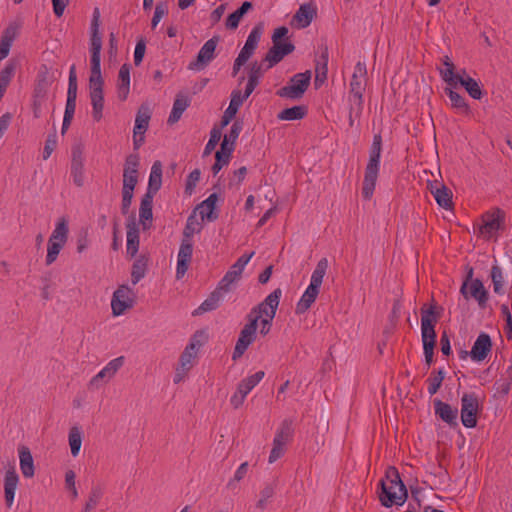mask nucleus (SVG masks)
<instances>
[{
  "instance_id": "09e8293b",
  "label": "nucleus",
  "mask_w": 512,
  "mask_h": 512,
  "mask_svg": "<svg viewBox=\"0 0 512 512\" xmlns=\"http://www.w3.org/2000/svg\"><path fill=\"white\" fill-rule=\"evenodd\" d=\"M152 216V196L147 194L141 201L139 211L140 222L142 223L144 229L147 228L146 221L152 220Z\"/></svg>"
},
{
  "instance_id": "9b49d317",
  "label": "nucleus",
  "mask_w": 512,
  "mask_h": 512,
  "mask_svg": "<svg viewBox=\"0 0 512 512\" xmlns=\"http://www.w3.org/2000/svg\"><path fill=\"white\" fill-rule=\"evenodd\" d=\"M134 292L128 285H121L114 291L111 299V309L114 316H121L126 310L132 308Z\"/></svg>"
},
{
  "instance_id": "69168bd1",
  "label": "nucleus",
  "mask_w": 512,
  "mask_h": 512,
  "mask_svg": "<svg viewBox=\"0 0 512 512\" xmlns=\"http://www.w3.org/2000/svg\"><path fill=\"white\" fill-rule=\"evenodd\" d=\"M274 495V488L271 485H267L260 492V498L256 504V507L263 510L266 508L267 502Z\"/></svg>"
},
{
  "instance_id": "4d7b16f0",
  "label": "nucleus",
  "mask_w": 512,
  "mask_h": 512,
  "mask_svg": "<svg viewBox=\"0 0 512 512\" xmlns=\"http://www.w3.org/2000/svg\"><path fill=\"white\" fill-rule=\"evenodd\" d=\"M265 372L260 370L254 373L253 375H250L244 379H242L239 382V385L245 389V391H248L249 393L252 391V389L264 378Z\"/></svg>"
},
{
  "instance_id": "5701e85b",
  "label": "nucleus",
  "mask_w": 512,
  "mask_h": 512,
  "mask_svg": "<svg viewBox=\"0 0 512 512\" xmlns=\"http://www.w3.org/2000/svg\"><path fill=\"white\" fill-rule=\"evenodd\" d=\"M223 281L224 279L219 282V286L201 303V305L192 311V316H200L204 313L211 312L220 305L224 295L221 286Z\"/></svg>"
},
{
  "instance_id": "c9c22d12",
  "label": "nucleus",
  "mask_w": 512,
  "mask_h": 512,
  "mask_svg": "<svg viewBox=\"0 0 512 512\" xmlns=\"http://www.w3.org/2000/svg\"><path fill=\"white\" fill-rule=\"evenodd\" d=\"M454 87L448 86L444 89L445 94L449 97L451 101V106L454 109H457L460 113L464 115H469L471 113V109L466 102V99L459 94L458 92L453 90Z\"/></svg>"
},
{
  "instance_id": "9d476101",
  "label": "nucleus",
  "mask_w": 512,
  "mask_h": 512,
  "mask_svg": "<svg viewBox=\"0 0 512 512\" xmlns=\"http://www.w3.org/2000/svg\"><path fill=\"white\" fill-rule=\"evenodd\" d=\"M257 316L251 319H247V323L240 331L238 340L236 342L232 359L236 360L240 358L247 348L255 341L257 337Z\"/></svg>"
},
{
  "instance_id": "f03ea898",
  "label": "nucleus",
  "mask_w": 512,
  "mask_h": 512,
  "mask_svg": "<svg viewBox=\"0 0 512 512\" xmlns=\"http://www.w3.org/2000/svg\"><path fill=\"white\" fill-rule=\"evenodd\" d=\"M377 495L381 505L386 508L401 506L407 501L408 490L396 467L387 468L384 478L378 482Z\"/></svg>"
},
{
  "instance_id": "ea45409f",
  "label": "nucleus",
  "mask_w": 512,
  "mask_h": 512,
  "mask_svg": "<svg viewBox=\"0 0 512 512\" xmlns=\"http://www.w3.org/2000/svg\"><path fill=\"white\" fill-rule=\"evenodd\" d=\"M68 233H69L68 220L65 217H61L55 223V227H54L49 239L65 245L68 240Z\"/></svg>"
},
{
  "instance_id": "0e129e2a",
  "label": "nucleus",
  "mask_w": 512,
  "mask_h": 512,
  "mask_svg": "<svg viewBox=\"0 0 512 512\" xmlns=\"http://www.w3.org/2000/svg\"><path fill=\"white\" fill-rule=\"evenodd\" d=\"M200 230V223L197 220V216L195 214L191 215L187 219L186 227L184 229V239H188L194 234L199 232Z\"/></svg>"
},
{
  "instance_id": "79ce46f5",
  "label": "nucleus",
  "mask_w": 512,
  "mask_h": 512,
  "mask_svg": "<svg viewBox=\"0 0 512 512\" xmlns=\"http://www.w3.org/2000/svg\"><path fill=\"white\" fill-rule=\"evenodd\" d=\"M189 106V99L184 95H178L173 103L172 110L168 117V123L174 124L178 122Z\"/></svg>"
},
{
  "instance_id": "f8f14e48",
  "label": "nucleus",
  "mask_w": 512,
  "mask_h": 512,
  "mask_svg": "<svg viewBox=\"0 0 512 512\" xmlns=\"http://www.w3.org/2000/svg\"><path fill=\"white\" fill-rule=\"evenodd\" d=\"M150 118V108L147 105L140 106L136 114L135 125L133 129V146L135 150L139 149L144 143V135L148 129Z\"/></svg>"
},
{
  "instance_id": "de8ad7c7",
  "label": "nucleus",
  "mask_w": 512,
  "mask_h": 512,
  "mask_svg": "<svg viewBox=\"0 0 512 512\" xmlns=\"http://www.w3.org/2000/svg\"><path fill=\"white\" fill-rule=\"evenodd\" d=\"M293 435L292 421L285 419L277 430L273 439L277 444L286 445Z\"/></svg>"
},
{
  "instance_id": "72a5a7b5",
  "label": "nucleus",
  "mask_w": 512,
  "mask_h": 512,
  "mask_svg": "<svg viewBox=\"0 0 512 512\" xmlns=\"http://www.w3.org/2000/svg\"><path fill=\"white\" fill-rule=\"evenodd\" d=\"M320 290L308 286L296 304L295 313L302 315L307 312L315 302Z\"/></svg>"
},
{
  "instance_id": "393cba45",
  "label": "nucleus",
  "mask_w": 512,
  "mask_h": 512,
  "mask_svg": "<svg viewBox=\"0 0 512 512\" xmlns=\"http://www.w3.org/2000/svg\"><path fill=\"white\" fill-rule=\"evenodd\" d=\"M431 194L434 196L437 204L448 210L453 206L452 192L451 190L442 183L435 181L429 183Z\"/></svg>"
},
{
  "instance_id": "a18cd8bd",
  "label": "nucleus",
  "mask_w": 512,
  "mask_h": 512,
  "mask_svg": "<svg viewBox=\"0 0 512 512\" xmlns=\"http://www.w3.org/2000/svg\"><path fill=\"white\" fill-rule=\"evenodd\" d=\"M162 184V164L160 161L153 163L149 175L148 189L153 193H156Z\"/></svg>"
},
{
  "instance_id": "774afa93",
  "label": "nucleus",
  "mask_w": 512,
  "mask_h": 512,
  "mask_svg": "<svg viewBox=\"0 0 512 512\" xmlns=\"http://www.w3.org/2000/svg\"><path fill=\"white\" fill-rule=\"evenodd\" d=\"M57 145V137L55 134L49 135L43 150V159L47 160Z\"/></svg>"
},
{
  "instance_id": "cd10ccee",
  "label": "nucleus",
  "mask_w": 512,
  "mask_h": 512,
  "mask_svg": "<svg viewBox=\"0 0 512 512\" xmlns=\"http://www.w3.org/2000/svg\"><path fill=\"white\" fill-rule=\"evenodd\" d=\"M19 466L24 478H32L35 474L34 459L31 451L26 446L18 448Z\"/></svg>"
},
{
  "instance_id": "2f4dec72",
  "label": "nucleus",
  "mask_w": 512,
  "mask_h": 512,
  "mask_svg": "<svg viewBox=\"0 0 512 512\" xmlns=\"http://www.w3.org/2000/svg\"><path fill=\"white\" fill-rule=\"evenodd\" d=\"M469 297L474 298L478 302L480 308H486L487 301L489 299V293L485 289L481 279L476 278L472 280L468 290V298Z\"/></svg>"
},
{
  "instance_id": "f257e3e1",
  "label": "nucleus",
  "mask_w": 512,
  "mask_h": 512,
  "mask_svg": "<svg viewBox=\"0 0 512 512\" xmlns=\"http://www.w3.org/2000/svg\"><path fill=\"white\" fill-rule=\"evenodd\" d=\"M102 36L100 33V12L98 8L93 11L90 24V76L89 97L92 105V117L100 121L104 109V80L101 73Z\"/></svg>"
},
{
  "instance_id": "5fc2aeb1",
  "label": "nucleus",
  "mask_w": 512,
  "mask_h": 512,
  "mask_svg": "<svg viewBox=\"0 0 512 512\" xmlns=\"http://www.w3.org/2000/svg\"><path fill=\"white\" fill-rule=\"evenodd\" d=\"M147 270V261L143 258L137 259L131 271V281L133 285H136L142 278H144Z\"/></svg>"
},
{
  "instance_id": "f3484780",
  "label": "nucleus",
  "mask_w": 512,
  "mask_h": 512,
  "mask_svg": "<svg viewBox=\"0 0 512 512\" xmlns=\"http://www.w3.org/2000/svg\"><path fill=\"white\" fill-rule=\"evenodd\" d=\"M433 406L435 415L448 424L450 428L454 429L459 426L457 407H452L450 404L443 402L440 399H434Z\"/></svg>"
},
{
  "instance_id": "ddd939ff",
  "label": "nucleus",
  "mask_w": 512,
  "mask_h": 512,
  "mask_svg": "<svg viewBox=\"0 0 512 512\" xmlns=\"http://www.w3.org/2000/svg\"><path fill=\"white\" fill-rule=\"evenodd\" d=\"M218 41L219 38L217 37L206 41L199 50L196 59L188 64V69L194 72L202 71L214 59Z\"/></svg>"
},
{
  "instance_id": "6ab92c4d",
  "label": "nucleus",
  "mask_w": 512,
  "mask_h": 512,
  "mask_svg": "<svg viewBox=\"0 0 512 512\" xmlns=\"http://www.w3.org/2000/svg\"><path fill=\"white\" fill-rule=\"evenodd\" d=\"M71 177L73 183L82 187L85 183V157L81 148L77 147L72 150L71 159Z\"/></svg>"
},
{
  "instance_id": "0eeeda50",
  "label": "nucleus",
  "mask_w": 512,
  "mask_h": 512,
  "mask_svg": "<svg viewBox=\"0 0 512 512\" xmlns=\"http://www.w3.org/2000/svg\"><path fill=\"white\" fill-rule=\"evenodd\" d=\"M311 72L297 73L291 77L289 82L277 90L276 94L282 98L298 100L303 97L310 85Z\"/></svg>"
},
{
  "instance_id": "f704fd0d",
  "label": "nucleus",
  "mask_w": 512,
  "mask_h": 512,
  "mask_svg": "<svg viewBox=\"0 0 512 512\" xmlns=\"http://www.w3.org/2000/svg\"><path fill=\"white\" fill-rule=\"evenodd\" d=\"M252 8L253 4L250 1H244L237 10L226 17V29L236 30L244 15Z\"/></svg>"
},
{
  "instance_id": "c85d7f7f",
  "label": "nucleus",
  "mask_w": 512,
  "mask_h": 512,
  "mask_svg": "<svg viewBox=\"0 0 512 512\" xmlns=\"http://www.w3.org/2000/svg\"><path fill=\"white\" fill-rule=\"evenodd\" d=\"M216 203L217 195L213 193L196 207L194 214L199 215L201 220H214L217 217Z\"/></svg>"
},
{
  "instance_id": "338daca9",
  "label": "nucleus",
  "mask_w": 512,
  "mask_h": 512,
  "mask_svg": "<svg viewBox=\"0 0 512 512\" xmlns=\"http://www.w3.org/2000/svg\"><path fill=\"white\" fill-rule=\"evenodd\" d=\"M138 173H133V171H124L123 172V188L124 190H133L137 184Z\"/></svg>"
},
{
  "instance_id": "052dcab7",
  "label": "nucleus",
  "mask_w": 512,
  "mask_h": 512,
  "mask_svg": "<svg viewBox=\"0 0 512 512\" xmlns=\"http://www.w3.org/2000/svg\"><path fill=\"white\" fill-rule=\"evenodd\" d=\"M76 99L77 93H67L66 106L64 112L65 122H71L74 117L76 110Z\"/></svg>"
},
{
  "instance_id": "4c0bfd02",
  "label": "nucleus",
  "mask_w": 512,
  "mask_h": 512,
  "mask_svg": "<svg viewBox=\"0 0 512 512\" xmlns=\"http://www.w3.org/2000/svg\"><path fill=\"white\" fill-rule=\"evenodd\" d=\"M83 442V431L79 426H73L68 433V444L71 455L77 457L80 453Z\"/></svg>"
},
{
  "instance_id": "6e6d98bb",
  "label": "nucleus",
  "mask_w": 512,
  "mask_h": 512,
  "mask_svg": "<svg viewBox=\"0 0 512 512\" xmlns=\"http://www.w3.org/2000/svg\"><path fill=\"white\" fill-rule=\"evenodd\" d=\"M65 245L51 239H48L46 264L51 265L54 263Z\"/></svg>"
},
{
  "instance_id": "dca6fc26",
  "label": "nucleus",
  "mask_w": 512,
  "mask_h": 512,
  "mask_svg": "<svg viewBox=\"0 0 512 512\" xmlns=\"http://www.w3.org/2000/svg\"><path fill=\"white\" fill-rule=\"evenodd\" d=\"M272 47L266 53L263 62H267L266 69H270L283 58L291 54L295 50V45L292 42H272Z\"/></svg>"
},
{
  "instance_id": "7ed1b4c3",
  "label": "nucleus",
  "mask_w": 512,
  "mask_h": 512,
  "mask_svg": "<svg viewBox=\"0 0 512 512\" xmlns=\"http://www.w3.org/2000/svg\"><path fill=\"white\" fill-rule=\"evenodd\" d=\"M207 339L208 335L204 330L197 331L192 335L175 367L173 376L174 384H180L186 380L189 372L197 363L200 348L205 344Z\"/></svg>"
},
{
  "instance_id": "1a4fd4ad",
  "label": "nucleus",
  "mask_w": 512,
  "mask_h": 512,
  "mask_svg": "<svg viewBox=\"0 0 512 512\" xmlns=\"http://www.w3.org/2000/svg\"><path fill=\"white\" fill-rule=\"evenodd\" d=\"M478 396L474 393H464L461 397V422L466 428H475L478 422L479 413Z\"/></svg>"
},
{
  "instance_id": "37998d69",
  "label": "nucleus",
  "mask_w": 512,
  "mask_h": 512,
  "mask_svg": "<svg viewBox=\"0 0 512 512\" xmlns=\"http://www.w3.org/2000/svg\"><path fill=\"white\" fill-rule=\"evenodd\" d=\"M328 266H329V263H328L327 258L324 257L318 261V263L311 275V281H310L309 286L320 290V287L322 285L323 278L326 274Z\"/></svg>"
},
{
  "instance_id": "c03bdc74",
  "label": "nucleus",
  "mask_w": 512,
  "mask_h": 512,
  "mask_svg": "<svg viewBox=\"0 0 512 512\" xmlns=\"http://www.w3.org/2000/svg\"><path fill=\"white\" fill-rule=\"evenodd\" d=\"M443 65L445 69H440V75L443 81L446 82L448 86L457 87L455 80L460 74L454 72L455 66L448 56L444 57Z\"/></svg>"
},
{
  "instance_id": "2eb2a0df",
  "label": "nucleus",
  "mask_w": 512,
  "mask_h": 512,
  "mask_svg": "<svg viewBox=\"0 0 512 512\" xmlns=\"http://www.w3.org/2000/svg\"><path fill=\"white\" fill-rule=\"evenodd\" d=\"M124 364V357L120 356L110 360L95 376L89 381L90 388H99L101 381L109 382L114 378L118 370Z\"/></svg>"
},
{
  "instance_id": "412c9836",
  "label": "nucleus",
  "mask_w": 512,
  "mask_h": 512,
  "mask_svg": "<svg viewBox=\"0 0 512 512\" xmlns=\"http://www.w3.org/2000/svg\"><path fill=\"white\" fill-rule=\"evenodd\" d=\"M504 224V213L497 209L493 213H487L483 216V224L479 228L480 234L491 237L497 230L502 228Z\"/></svg>"
},
{
  "instance_id": "473e14b6",
  "label": "nucleus",
  "mask_w": 512,
  "mask_h": 512,
  "mask_svg": "<svg viewBox=\"0 0 512 512\" xmlns=\"http://www.w3.org/2000/svg\"><path fill=\"white\" fill-rule=\"evenodd\" d=\"M267 62H261L258 63L257 61L253 62L250 65L249 74H248V81H247V92L253 93L254 89L258 86L260 79L264 75L266 69Z\"/></svg>"
},
{
  "instance_id": "aec40b11",
  "label": "nucleus",
  "mask_w": 512,
  "mask_h": 512,
  "mask_svg": "<svg viewBox=\"0 0 512 512\" xmlns=\"http://www.w3.org/2000/svg\"><path fill=\"white\" fill-rule=\"evenodd\" d=\"M491 350V337L487 333L481 332L472 346L470 358L475 362H481L487 358Z\"/></svg>"
},
{
  "instance_id": "39448f33",
  "label": "nucleus",
  "mask_w": 512,
  "mask_h": 512,
  "mask_svg": "<svg viewBox=\"0 0 512 512\" xmlns=\"http://www.w3.org/2000/svg\"><path fill=\"white\" fill-rule=\"evenodd\" d=\"M282 290L280 288L271 292L262 302L254 306L247 314L246 319H251L257 316V323L261 319L260 334L267 335L272 327V321L276 315Z\"/></svg>"
},
{
  "instance_id": "bf43d9fd",
  "label": "nucleus",
  "mask_w": 512,
  "mask_h": 512,
  "mask_svg": "<svg viewBox=\"0 0 512 512\" xmlns=\"http://www.w3.org/2000/svg\"><path fill=\"white\" fill-rule=\"evenodd\" d=\"M168 14V3L159 2L157 3L154 14L151 20V28L155 29L160 21Z\"/></svg>"
},
{
  "instance_id": "a878e982",
  "label": "nucleus",
  "mask_w": 512,
  "mask_h": 512,
  "mask_svg": "<svg viewBox=\"0 0 512 512\" xmlns=\"http://www.w3.org/2000/svg\"><path fill=\"white\" fill-rule=\"evenodd\" d=\"M254 252L249 254L245 253L241 255L238 260L230 267L229 271L226 272V292L229 291L231 284L239 281L242 276V272L245 266L248 264L250 259L253 257Z\"/></svg>"
},
{
  "instance_id": "13d9d810",
  "label": "nucleus",
  "mask_w": 512,
  "mask_h": 512,
  "mask_svg": "<svg viewBox=\"0 0 512 512\" xmlns=\"http://www.w3.org/2000/svg\"><path fill=\"white\" fill-rule=\"evenodd\" d=\"M423 352L425 357V363L429 368L434 362V348L436 345V339H422Z\"/></svg>"
},
{
  "instance_id": "a211bd4d",
  "label": "nucleus",
  "mask_w": 512,
  "mask_h": 512,
  "mask_svg": "<svg viewBox=\"0 0 512 512\" xmlns=\"http://www.w3.org/2000/svg\"><path fill=\"white\" fill-rule=\"evenodd\" d=\"M193 255V244L188 239H183L177 254L176 278L182 279L188 271Z\"/></svg>"
},
{
  "instance_id": "603ef678",
  "label": "nucleus",
  "mask_w": 512,
  "mask_h": 512,
  "mask_svg": "<svg viewBox=\"0 0 512 512\" xmlns=\"http://www.w3.org/2000/svg\"><path fill=\"white\" fill-rule=\"evenodd\" d=\"M15 73V65L8 63L0 72V99L4 96V93L12 80Z\"/></svg>"
},
{
  "instance_id": "4be33fe9",
  "label": "nucleus",
  "mask_w": 512,
  "mask_h": 512,
  "mask_svg": "<svg viewBox=\"0 0 512 512\" xmlns=\"http://www.w3.org/2000/svg\"><path fill=\"white\" fill-rule=\"evenodd\" d=\"M131 66L129 64H123L118 72L117 80H116V93L117 98L120 101L127 100L130 93V85H131Z\"/></svg>"
},
{
  "instance_id": "e2e57ef3",
  "label": "nucleus",
  "mask_w": 512,
  "mask_h": 512,
  "mask_svg": "<svg viewBox=\"0 0 512 512\" xmlns=\"http://www.w3.org/2000/svg\"><path fill=\"white\" fill-rule=\"evenodd\" d=\"M102 495L103 493L100 488H93L84 506V512H90L93 510L100 502Z\"/></svg>"
},
{
  "instance_id": "20e7f679",
  "label": "nucleus",
  "mask_w": 512,
  "mask_h": 512,
  "mask_svg": "<svg viewBox=\"0 0 512 512\" xmlns=\"http://www.w3.org/2000/svg\"><path fill=\"white\" fill-rule=\"evenodd\" d=\"M381 152L382 136L380 133H377L373 136V141L369 149V160L365 168L362 183V196L365 200H370L373 196L380 169Z\"/></svg>"
},
{
  "instance_id": "e433bc0d",
  "label": "nucleus",
  "mask_w": 512,
  "mask_h": 512,
  "mask_svg": "<svg viewBox=\"0 0 512 512\" xmlns=\"http://www.w3.org/2000/svg\"><path fill=\"white\" fill-rule=\"evenodd\" d=\"M127 253L131 256H135L139 249V229L135 222L127 224Z\"/></svg>"
},
{
  "instance_id": "6e6552de",
  "label": "nucleus",
  "mask_w": 512,
  "mask_h": 512,
  "mask_svg": "<svg viewBox=\"0 0 512 512\" xmlns=\"http://www.w3.org/2000/svg\"><path fill=\"white\" fill-rule=\"evenodd\" d=\"M443 308L433 302L429 307L424 304L421 309V337L422 339H436L435 326L441 317Z\"/></svg>"
},
{
  "instance_id": "c756f323",
  "label": "nucleus",
  "mask_w": 512,
  "mask_h": 512,
  "mask_svg": "<svg viewBox=\"0 0 512 512\" xmlns=\"http://www.w3.org/2000/svg\"><path fill=\"white\" fill-rule=\"evenodd\" d=\"M262 33H263V27H262V24L259 23L251 30V32L248 35V38L245 42V45L241 49L239 55H241L249 60L258 46V43L262 36Z\"/></svg>"
},
{
  "instance_id": "423d86ee",
  "label": "nucleus",
  "mask_w": 512,
  "mask_h": 512,
  "mask_svg": "<svg viewBox=\"0 0 512 512\" xmlns=\"http://www.w3.org/2000/svg\"><path fill=\"white\" fill-rule=\"evenodd\" d=\"M367 69L364 62L358 61L354 67V72L350 81L349 103L355 104L354 109L357 113L363 110V93L366 87Z\"/></svg>"
},
{
  "instance_id": "680f3d73",
  "label": "nucleus",
  "mask_w": 512,
  "mask_h": 512,
  "mask_svg": "<svg viewBox=\"0 0 512 512\" xmlns=\"http://www.w3.org/2000/svg\"><path fill=\"white\" fill-rule=\"evenodd\" d=\"M65 488L70 492L72 499L78 498V490L76 487V474L73 470L65 473Z\"/></svg>"
},
{
  "instance_id": "864d4df0",
  "label": "nucleus",
  "mask_w": 512,
  "mask_h": 512,
  "mask_svg": "<svg viewBox=\"0 0 512 512\" xmlns=\"http://www.w3.org/2000/svg\"><path fill=\"white\" fill-rule=\"evenodd\" d=\"M224 127V118L219 123V128H214L210 133V138L204 148L203 157L208 156L215 149L221 138V128Z\"/></svg>"
},
{
  "instance_id": "49530a36",
  "label": "nucleus",
  "mask_w": 512,
  "mask_h": 512,
  "mask_svg": "<svg viewBox=\"0 0 512 512\" xmlns=\"http://www.w3.org/2000/svg\"><path fill=\"white\" fill-rule=\"evenodd\" d=\"M490 278L493 284V291L497 295H504L506 290L504 288V277L501 267L495 263L491 267Z\"/></svg>"
},
{
  "instance_id": "a19ab883",
  "label": "nucleus",
  "mask_w": 512,
  "mask_h": 512,
  "mask_svg": "<svg viewBox=\"0 0 512 512\" xmlns=\"http://www.w3.org/2000/svg\"><path fill=\"white\" fill-rule=\"evenodd\" d=\"M307 113L308 108L305 105H297L283 109L277 115V118L282 121L301 120L307 115Z\"/></svg>"
},
{
  "instance_id": "8fccbe9b",
  "label": "nucleus",
  "mask_w": 512,
  "mask_h": 512,
  "mask_svg": "<svg viewBox=\"0 0 512 512\" xmlns=\"http://www.w3.org/2000/svg\"><path fill=\"white\" fill-rule=\"evenodd\" d=\"M445 378V372L443 369L439 370H433L430 374V377L428 378V393L430 396L437 393V391L440 389L442 382Z\"/></svg>"
},
{
  "instance_id": "58836bf2",
  "label": "nucleus",
  "mask_w": 512,
  "mask_h": 512,
  "mask_svg": "<svg viewBox=\"0 0 512 512\" xmlns=\"http://www.w3.org/2000/svg\"><path fill=\"white\" fill-rule=\"evenodd\" d=\"M17 29L16 27L10 26L5 29L0 39V61L5 59L9 52L10 48L16 38Z\"/></svg>"
},
{
  "instance_id": "7c9ffc66",
  "label": "nucleus",
  "mask_w": 512,
  "mask_h": 512,
  "mask_svg": "<svg viewBox=\"0 0 512 512\" xmlns=\"http://www.w3.org/2000/svg\"><path fill=\"white\" fill-rule=\"evenodd\" d=\"M462 72H463V75H465V77L462 75H459L457 77V79L455 80L457 82V86L458 85L463 86L470 97H472L473 99H476V100H480L483 96V91L480 87L479 82L477 80H475L474 78L466 75L465 70H462Z\"/></svg>"
},
{
  "instance_id": "bb28decb",
  "label": "nucleus",
  "mask_w": 512,
  "mask_h": 512,
  "mask_svg": "<svg viewBox=\"0 0 512 512\" xmlns=\"http://www.w3.org/2000/svg\"><path fill=\"white\" fill-rule=\"evenodd\" d=\"M251 94L252 93L247 92V86H245V90L243 93L239 89H234L231 92L230 104L226 108V126L230 123L232 119L235 118L239 108Z\"/></svg>"
},
{
  "instance_id": "b1692460",
  "label": "nucleus",
  "mask_w": 512,
  "mask_h": 512,
  "mask_svg": "<svg viewBox=\"0 0 512 512\" xmlns=\"http://www.w3.org/2000/svg\"><path fill=\"white\" fill-rule=\"evenodd\" d=\"M317 16V7L313 2L304 3L300 5L297 12L294 14L292 21L297 22V27L303 29L308 27L313 19Z\"/></svg>"
},
{
  "instance_id": "3c124183",
  "label": "nucleus",
  "mask_w": 512,
  "mask_h": 512,
  "mask_svg": "<svg viewBox=\"0 0 512 512\" xmlns=\"http://www.w3.org/2000/svg\"><path fill=\"white\" fill-rule=\"evenodd\" d=\"M328 48L325 47V49L322 51L319 60H317L316 63V78L315 83L317 84L318 81H324L327 78V72H328Z\"/></svg>"
},
{
  "instance_id": "4468645a",
  "label": "nucleus",
  "mask_w": 512,
  "mask_h": 512,
  "mask_svg": "<svg viewBox=\"0 0 512 512\" xmlns=\"http://www.w3.org/2000/svg\"><path fill=\"white\" fill-rule=\"evenodd\" d=\"M20 482V477L16 471L14 464H8L5 467L3 488H4V500L8 508H11L14 504L16 491Z\"/></svg>"
}]
</instances>
